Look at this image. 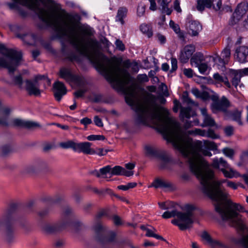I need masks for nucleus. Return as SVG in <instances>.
<instances>
[{
  "mask_svg": "<svg viewBox=\"0 0 248 248\" xmlns=\"http://www.w3.org/2000/svg\"><path fill=\"white\" fill-rule=\"evenodd\" d=\"M244 240V242L248 244V234L246 235H242L240 238L236 241V243L241 245L244 248H246L243 244V240Z\"/></svg>",
  "mask_w": 248,
  "mask_h": 248,
  "instance_id": "39",
  "label": "nucleus"
},
{
  "mask_svg": "<svg viewBox=\"0 0 248 248\" xmlns=\"http://www.w3.org/2000/svg\"><path fill=\"white\" fill-rule=\"evenodd\" d=\"M23 39L25 41H29L27 42V43L31 44L32 42L35 41L36 39V36L33 34H26L23 37Z\"/></svg>",
  "mask_w": 248,
  "mask_h": 248,
  "instance_id": "35",
  "label": "nucleus"
},
{
  "mask_svg": "<svg viewBox=\"0 0 248 248\" xmlns=\"http://www.w3.org/2000/svg\"><path fill=\"white\" fill-rule=\"evenodd\" d=\"M205 6L202 0H198L197 1V9L200 11H202L204 10Z\"/></svg>",
  "mask_w": 248,
  "mask_h": 248,
  "instance_id": "60",
  "label": "nucleus"
},
{
  "mask_svg": "<svg viewBox=\"0 0 248 248\" xmlns=\"http://www.w3.org/2000/svg\"><path fill=\"white\" fill-rule=\"evenodd\" d=\"M59 75L61 78L69 83H74L80 85L83 80L81 77L72 74L69 69L65 68H62L60 69Z\"/></svg>",
  "mask_w": 248,
  "mask_h": 248,
  "instance_id": "7",
  "label": "nucleus"
},
{
  "mask_svg": "<svg viewBox=\"0 0 248 248\" xmlns=\"http://www.w3.org/2000/svg\"><path fill=\"white\" fill-rule=\"evenodd\" d=\"M213 60L216 63H218L221 65H224L228 62V60H225L222 57L218 55H216L215 57H213Z\"/></svg>",
  "mask_w": 248,
  "mask_h": 248,
  "instance_id": "36",
  "label": "nucleus"
},
{
  "mask_svg": "<svg viewBox=\"0 0 248 248\" xmlns=\"http://www.w3.org/2000/svg\"><path fill=\"white\" fill-rule=\"evenodd\" d=\"M212 4L214 8L216 10H218L221 7L222 2L221 0H212Z\"/></svg>",
  "mask_w": 248,
  "mask_h": 248,
  "instance_id": "47",
  "label": "nucleus"
},
{
  "mask_svg": "<svg viewBox=\"0 0 248 248\" xmlns=\"http://www.w3.org/2000/svg\"><path fill=\"white\" fill-rule=\"evenodd\" d=\"M201 237L202 239L205 241L208 244H209L212 240V238H211L210 234L206 232H203L201 234Z\"/></svg>",
  "mask_w": 248,
  "mask_h": 248,
  "instance_id": "45",
  "label": "nucleus"
},
{
  "mask_svg": "<svg viewBox=\"0 0 248 248\" xmlns=\"http://www.w3.org/2000/svg\"><path fill=\"white\" fill-rule=\"evenodd\" d=\"M207 185L209 186V190L211 191L212 195L204 190V186L200 182L203 192L209 198L217 202L215 205L216 211L219 214L223 220L228 221L230 224L241 231H244L246 227L243 223L241 216L237 212H243V207L239 204L233 202L231 200L227 199L228 194L223 190L220 185L227 182L228 186L233 189H236L238 185L235 183L222 180L216 181L213 179L214 172L212 170V176H206L205 178Z\"/></svg>",
  "mask_w": 248,
  "mask_h": 248,
  "instance_id": "2",
  "label": "nucleus"
},
{
  "mask_svg": "<svg viewBox=\"0 0 248 248\" xmlns=\"http://www.w3.org/2000/svg\"><path fill=\"white\" fill-rule=\"evenodd\" d=\"M25 89L30 95L37 96L40 94V90L39 85L34 80L31 81L30 80L25 81Z\"/></svg>",
  "mask_w": 248,
  "mask_h": 248,
  "instance_id": "15",
  "label": "nucleus"
},
{
  "mask_svg": "<svg viewBox=\"0 0 248 248\" xmlns=\"http://www.w3.org/2000/svg\"><path fill=\"white\" fill-rule=\"evenodd\" d=\"M248 10V3L243 2L238 5L232 15L230 23L233 25L238 22Z\"/></svg>",
  "mask_w": 248,
  "mask_h": 248,
  "instance_id": "9",
  "label": "nucleus"
},
{
  "mask_svg": "<svg viewBox=\"0 0 248 248\" xmlns=\"http://www.w3.org/2000/svg\"><path fill=\"white\" fill-rule=\"evenodd\" d=\"M248 57V47L240 46L236 48L234 54L235 59L240 63H245L247 62Z\"/></svg>",
  "mask_w": 248,
  "mask_h": 248,
  "instance_id": "11",
  "label": "nucleus"
},
{
  "mask_svg": "<svg viewBox=\"0 0 248 248\" xmlns=\"http://www.w3.org/2000/svg\"><path fill=\"white\" fill-rule=\"evenodd\" d=\"M188 133L190 134L199 135L203 137H206V131L205 130H202L201 129H195L194 130L189 131Z\"/></svg>",
  "mask_w": 248,
  "mask_h": 248,
  "instance_id": "38",
  "label": "nucleus"
},
{
  "mask_svg": "<svg viewBox=\"0 0 248 248\" xmlns=\"http://www.w3.org/2000/svg\"><path fill=\"white\" fill-rule=\"evenodd\" d=\"M145 11V5L142 3H140L137 8V15L140 17L144 15Z\"/></svg>",
  "mask_w": 248,
  "mask_h": 248,
  "instance_id": "34",
  "label": "nucleus"
},
{
  "mask_svg": "<svg viewBox=\"0 0 248 248\" xmlns=\"http://www.w3.org/2000/svg\"><path fill=\"white\" fill-rule=\"evenodd\" d=\"M156 230L154 227H151L147 229L146 233L145 235L148 237H153L157 239L161 240L162 241H166V240L161 235L156 234L155 232Z\"/></svg>",
  "mask_w": 248,
  "mask_h": 248,
  "instance_id": "24",
  "label": "nucleus"
},
{
  "mask_svg": "<svg viewBox=\"0 0 248 248\" xmlns=\"http://www.w3.org/2000/svg\"><path fill=\"white\" fill-rule=\"evenodd\" d=\"M212 166L216 169H219V167H222V168L220 169L221 171L222 172L224 176L226 178H232L233 177H238L240 176L239 173L229 167L227 162L222 157L219 159L215 158L213 159Z\"/></svg>",
  "mask_w": 248,
  "mask_h": 248,
  "instance_id": "6",
  "label": "nucleus"
},
{
  "mask_svg": "<svg viewBox=\"0 0 248 248\" xmlns=\"http://www.w3.org/2000/svg\"><path fill=\"white\" fill-rule=\"evenodd\" d=\"M174 9L177 12L180 13L181 12V9L180 6V3L178 0H175L174 2Z\"/></svg>",
  "mask_w": 248,
  "mask_h": 248,
  "instance_id": "62",
  "label": "nucleus"
},
{
  "mask_svg": "<svg viewBox=\"0 0 248 248\" xmlns=\"http://www.w3.org/2000/svg\"><path fill=\"white\" fill-rule=\"evenodd\" d=\"M67 224L64 220L61 221L56 223H46L42 226L43 230L47 233H53L60 232L63 230Z\"/></svg>",
  "mask_w": 248,
  "mask_h": 248,
  "instance_id": "8",
  "label": "nucleus"
},
{
  "mask_svg": "<svg viewBox=\"0 0 248 248\" xmlns=\"http://www.w3.org/2000/svg\"><path fill=\"white\" fill-rule=\"evenodd\" d=\"M115 45L117 48L121 51H124L125 49L124 44L120 40H117L115 42Z\"/></svg>",
  "mask_w": 248,
  "mask_h": 248,
  "instance_id": "55",
  "label": "nucleus"
},
{
  "mask_svg": "<svg viewBox=\"0 0 248 248\" xmlns=\"http://www.w3.org/2000/svg\"><path fill=\"white\" fill-rule=\"evenodd\" d=\"M80 122L81 124L84 125H87L91 124L92 123V121L91 119H89L88 117H85L80 120Z\"/></svg>",
  "mask_w": 248,
  "mask_h": 248,
  "instance_id": "58",
  "label": "nucleus"
},
{
  "mask_svg": "<svg viewBox=\"0 0 248 248\" xmlns=\"http://www.w3.org/2000/svg\"><path fill=\"white\" fill-rule=\"evenodd\" d=\"M231 55L230 48L227 47L225 48L221 53V57L225 60H228Z\"/></svg>",
  "mask_w": 248,
  "mask_h": 248,
  "instance_id": "42",
  "label": "nucleus"
},
{
  "mask_svg": "<svg viewBox=\"0 0 248 248\" xmlns=\"http://www.w3.org/2000/svg\"><path fill=\"white\" fill-rule=\"evenodd\" d=\"M140 31L146 35L148 37L150 38L153 36V32L152 28L150 24L143 23L140 26Z\"/></svg>",
  "mask_w": 248,
  "mask_h": 248,
  "instance_id": "23",
  "label": "nucleus"
},
{
  "mask_svg": "<svg viewBox=\"0 0 248 248\" xmlns=\"http://www.w3.org/2000/svg\"><path fill=\"white\" fill-rule=\"evenodd\" d=\"M0 54L3 56L0 58V67L7 68L10 74H13L22 61L21 51L7 48L0 44Z\"/></svg>",
  "mask_w": 248,
  "mask_h": 248,
  "instance_id": "3",
  "label": "nucleus"
},
{
  "mask_svg": "<svg viewBox=\"0 0 248 248\" xmlns=\"http://www.w3.org/2000/svg\"><path fill=\"white\" fill-rule=\"evenodd\" d=\"M191 108L189 107H181L180 114L181 119L184 120L185 118H190L191 117Z\"/></svg>",
  "mask_w": 248,
  "mask_h": 248,
  "instance_id": "25",
  "label": "nucleus"
},
{
  "mask_svg": "<svg viewBox=\"0 0 248 248\" xmlns=\"http://www.w3.org/2000/svg\"><path fill=\"white\" fill-rule=\"evenodd\" d=\"M111 170V167L108 165L100 169V172L101 175H105L108 173L110 172Z\"/></svg>",
  "mask_w": 248,
  "mask_h": 248,
  "instance_id": "53",
  "label": "nucleus"
},
{
  "mask_svg": "<svg viewBox=\"0 0 248 248\" xmlns=\"http://www.w3.org/2000/svg\"><path fill=\"white\" fill-rule=\"evenodd\" d=\"M223 152L227 156L230 158H232L234 154L233 150L228 148L223 149Z\"/></svg>",
  "mask_w": 248,
  "mask_h": 248,
  "instance_id": "49",
  "label": "nucleus"
},
{
  "mask_svg": "<svg viewBox=\"0 0 248 248\" xmlns=\"http://www.w3.org/2000/svg\"><path fill=\"white\" fill-rule=\"evenodd\" d=\"M241 114L240 111L236 110L230 113V116L232 120L238 122L239 124H241L242 123L240 121Z\"/></svg>",
  "mask_w": 248,
  "mask_h": 248,
  "instance_id": "31",
  "label": "nucleus"
},
{
  "mask_svg": "<svg viewBox=\"0 0 248 248\" xmlns=\"http://www.w3.org/2000/svg\"><path fill=\"white\" fill-rule=\"evenodd\" d=\"M206 137L210 138L213 139H217L219 138V136L215 134L214 131L211 129H209L207 131H206Z\"/></svg>",
  "mask_w": 248,
  "mask_h": 248,
  "instance_id": "46",
  "label": "nucleus"
},
{
  "mask_svg": "<svg viewBox=\"0 0 248 248\" xmlns=\"http://www.w3.org/2000/svg\"><path fill=\"white\" fill-rule=\"evenodd\" d=\"M171 72L175 71L177 69V61L175 58H172L171 59Z\"/></svg>",
  "mask_w": 248,
  "mask_h": 248,
  "instance_id": "54",
  "label": "nucleus"
},
{
  "mask_svg": "<svg viewBox=\"0 0 248 248\" xmlns=\"http://www.w3.org/2000/svg\"><path fill=\"white\" fill-rule=\"evenodd\" d=\"M112 220L114 224L116 226L121 225L123 224L121 218L117 215H114L112 217Z\"/></svg>",
  "mask_w": 248,
  "mask_h": 248,
  "instance_id": "50",
  "label": "nucleus"
},
{
  "mask_svg": "<svg viewBox=\"0 0 248 248\" xmlns=\"http://www.w3.org/2000/svg\"><path fill=\"white\" fill-rule=\"evenodd\" d=\"M15 210V205H12L4 213L1 220H0V226L3 223H6L5 229L6 240L9 243L12 242L15 238L14 228L9 226L8 223L12 220V214Z\"/></svg>",
  "mask_w": 248,
  "mask_h": 248,
  "instance_id": "5",
  "label": "nucleus"
},
{
  "mask_svg": "<svg viewBox=\"0 0 248 248\" xmlns=\"http://www.w3.org/2000/svg\"><path fill=\"white\" fill-rule=\"evenodd\" d=\"M131 78L128 71L121 68L119 64L114 61V88L124 92L126 103L137 113L136 123L143 124L152 123L158 126L167 141L171 143L187 159L191 171L202 184L204 190L212 195L208 189L210 185H207L205 178L206 176H212V170L201 154L211 156L212 153L203 147L214 151L217 149V145L209 140H203V144L201 141L193 142L174 118L162 116L158 107L141 96L134 85L125 87Z\"/></svg>",
  "mask_w": 248,
  "mask_h": 248,
  "instance_id": "1",
  "label": "nucleus"
},
{
  "mask_svg": "<svg viewBox=\"0 0 248 248\" xmlns=\"http://www.w3.org/2000/svg\"><path fill=\"white\" fill-rule=\"evenodd\" d=\"M110 173L114 175H124L127 177L132 176L134 172L131 170H126L124 168L120 166H116L111 168Z\"/></svg>",
  "mask_w": 248,
  "mask_h": 248,
  "instance_id": "20",
  "label": "nucleus"
},
{
  "mask_svg": "<svg viewBox=\"0 0 248 248\" xmlns=\"http://www.w3.org/2000/svg\"><path fill=\"white\" fill-rule=\"evenodd\" d=\"M224 131L227 136H230L233 134V127L230 126H227L224 129Z\"/></svg>",
  "mask_w": 248,
  "mask_h": 248,
  "instance_id": "59",
  "label": "nucleus"
},
{
  "mask_svg": "<svg viewBox=\"0 0 248 248\" xmlns=\"http://www.w3.org/2000/svg\"><path fill=\"white\" fill-rule=\"evenodd\" d=\"M197 67L198 68L199 72L201 74H204L207 71L208 68V66L206 63L202 62L201 64H199Z\"/></svg>",
  "mask_w": 248,
  "mask_h": 248,
  "instance_id": "40",
  "label": "nucleus"
},
{
  "mask_svg": "<svg viewBox=\"0 0 248 248\" xmlns=\"http://www.w3.org/2000/svg\"><path fill=\"white\" fill-rule=\"evenodd\" d=\"M169 25L170 27L173 29L176 33L178 34L180 33V29L178 24H175L172 20H170Z\"/></svg>",
  "mask_w": 248,
  "mask_h": 248,
  "instance_id": "44",
  "label": "nucleus"
},
{
  "mask_svg": "<svg viewBox=\"0 0 248 248\" xmlns=\"http://www.w3.org/2000/svg\"><path fill=\"white\" fill-rule=\"evenodd\" d=\"M203 123L202 124V127L209 126H213L215 125V122L214 119L209 115H206L203 118Z\"/></svg>",
  "mask_w": 248,
  "mask_h": 248,
  "instance_id": "29",
  "label": "nucleus"
},
{
  "mask_svg": "<svg viewBox=\"0 0 248 248\" xmlns=\"http://www.w3.org/2000/svg\"><path fill=\"white\" fill-rule=\"evenodd\" d=\"M209 245L213 248H231L230 247L225 245L221 242L217 240H213V239Z\"/></svg>",
  "mask_w": 248,
  "mask_h": 248,
  "instance_id": "30",
  "label": "nucleus"
},
{
  "mask_svg": "<svg viewBox=\"0 0 248 248\" xmlns=\"http://www.w3.org/2000/svg\"><path fill=\"white\" fill-rule=\"evenodd\" d=\"M188 32L191 36H197L202 29L200 23L196 21H189L187 24Z\"/></svg>",
  "mask_w": 248,
  "mask_h": 248,
  "instance_id": "19",
  "label": "nucleus"
},
{
  "mask_svg": "<svg viewBox=\"0 0 248 248\" xmlns=\"http://www.w3.org/2000/svg\"><path fill=\"white\" fill-rule=\"evenodd\" d=\"M53 89L54 96L58 101H60L62 96L67 93V90L64 84L59 81L54 83Z\"/></svg>",
  "mask_w": 248,
  "mask_h": 248,
  "instance_id": "12",
  "label": "nucleus"
},
{
  "mask_svg": "<svg viewBox=\"0 0 248 248\" xmlns=\"http://www.w3.org/2000/svg\"><path fill=\"white\" fill-rule=\"evenodd\" d=\"M87 139L89 140H91V141L95 140H103L105 139V138L103 135H90V136H88Z\"/></svg>",
  "mask_w": 248,
  "mask_h": 248,
  "instance_id": "41",
  "label": "nucleus"
},
{
  "mask_svg": "<svg viewBox=\"0 0 248 248\" xmlns=\"http://www.w3.org/2000/svg\"><path fill=\"white\" fill-rule=\"evenodd\" d=\"M183 99L184 101L188 104H192L196 105V104H195V103L189 97H188L187 96H185V95H184Z\"/></svg>",
  "mask_w": 248,
  "mask_h": 248,
  "instance_id": "63",
  "label": "nucleus"
},
{
  "mask_svg": "<svg viewBox=\"0 0 248 248\" xmlns=\"http://www.w3.org/2000/svg\"><path fill=\"white\" fill-rule=\"evenodd\" d=\"M127 10L125 8H120L117 12L116 20L120 21L122 24L124 23L123 18H124L127 14Z\"/></svg>",
  "mask_w": 248,
  "mask_h": 248,
  "instance_id": "26",
  "label": "nucleus"
},
{
  "mask_svg": "<svg viewBox=\"0 0 248 248\" xmlns=\"http://www.w3.org/2000/svg\"><path fill=\"white\" fill-rule=\"evenodd\" d=\"M177 213V211L176 209H174L170 211H167L165 212L162 215V217L163 218L165 219L169 218L176 216Z\"/></svg>",
  "mask_w": 248,
  "mask_h": 248,
  "instance_id": "32",
  "label": "nucleus"
},
{
  "mask_svg": "<svg viewBox=\"0 0 248 248\" xmlns=\"http://www.w3.org/2000/svg\"><path fill=\"white\" fill-rule=\"evenodd\" d=\"M195 47L192 45L185 46L181 52L180 56L181 62L183 63H186L195 52Z\"/></svg>",
  "mask_w": 248,
  "mask_h": 248,
  "instance_id": "14",
  "label": "nucleus"
},
{
  "mask_svg": "<svg viewBox=\"0 0 248 248\" xmlns=\"http://www.w3.org/2000/svg\"><path fill=\"white\" fill-rule=\"evenodd\" d=\"M158 204L159 207L164 210L170 209L171 208H174L175 205V204L173 202H171L170 206H167L165 202H159Z\"/></svg>",
  "mask_w": 248,
  "mask_h": 248,
  "instance_id": "48",
  "label": "nucleus"
},
{
  "mask_svg": "<svg viewBox=\"0 0 248 248\" xmlns=\"http://www.w3.org/2000/svg\"><path fill=\"white\" fill-rule=\"evenodd\" d=\"M94 230L96 233H99L105 231V226L100 223H97L93 227Z\"/></svg>",
  "mask_w": 248,
  "mask_h": 248,
  "instance_id": "43",
  "label": "nucleus"
},
{
  "mask_svg": "<svg viewBox=\"0 0 248 248\" xmlns=\"http://www.w3.org/2000/svg\"><path fill=\"white\" fill-rule=\"evenodd\" d=\"M204 60L203 56L201 53H196L190 59V63L192 66L197 67Z\"/></svg>",
  "mask_w": 248,
  "mask_h": 248,
  "instance_id": "22",
  "label": "nucleus"
},
{
  "mask_svg": "<svg viewBox=\"0 0 248 248\" xmlns=\"http://www.w3.org/2000/svg\"><path fill=\"white\" fill-rule=\"evenodd\" d=\"M12 124L14 126L32 129L39 126V124L31 121H24L20 119H14L12 121Z\"/></svg>",
  "mask_w": 248,
  "mask_h": 248,
  "instance_id": "16",
  "label": "nucleus"
},
{
  "mask_svg": "<svg viewBox=\"0 0 248 248\" xmlns=\"http://www.w3.org/2000/svg\"><path fill=\"white\" fill-rule=\"evenodd\" d=\"M91 145L92 143L89 142L77 143L76 152H82L85 154H95L96 152L91 148Z\"/></svg>",
  "mask_w": 248,
  "mask_h": 248,
  "instance_id": "17",
  "label": "nucleus"
},
{
  "mask_svg": "<svg viewBox=\"0 0 248 248\" xmlns=\"http://www.w3.org/2000/svg\"><path fill=\"white\" fill-rule=\"evenodd\" d=\"M156 37L160 43L164 44L165 43L166 38L164 35L158 33L156 35Z\"/></svg>",
  "mask_w": 248,
  "mask_h": 248,
  "instance_id": "64",
  "label": "nucleus"
},
{
  "mask_svg": "<svg viewBox=\"0 0 248 248\" xmlns=\"http://www.w3.org/2000/svg\"><path fill=\"white\" fill-rule=\"evenodd\" d=\"M12 151V147L9 145H4L0 148V154L2 156H6Z\"/></svg>",
  "mask_w": 248,
  "mask_h": 248,
  "instance_id": "33",
  "label": "nucleus"
},
{
  "mask_svg": "<svg viewBox=\"0 0 248 248\" xmlns=\"http://www.w3.org/2000/svg\"><path fill=\"white\" fill-rule=\"evenodd\" d=\"M151 186H153L155 188H162L170 190H173L175 188L173 185L170 181L159 178L155 179L152 184Z\"/></svg>",
  "mask_w": 248,
  "mask_h": 248,
  "instance_id": "13",
  "label": "nucleus"
},
{
  "mask_svg": "<svg viewBox=\"0 0 248 248\" xmlns=\"http://www.w3.org/2000/svg\"><path fill=\"white\" fill-rule=\"evenodd\" d=\"M225 77V76H221L218 73H216L213 75L214 79L218 83H222Z\"/></svg>",
  "mask_w": 248,
  "mask_h": 248,
  "instance_id": "51",
  "label": "nucleus"
},
{
  "mask_svg": "<svg viewBox=\"0 0 248 248\" xmlns=\"http://www.w3.org/2000/svg\"><path fill=\"white\" fill-rule=\"evenodd\" d=\"M144 150L146 155L150 156H155L157 154L156 149L151 145L147 144L145 145Z\"/></svg>",
  "mask_w": 248,
  "mask_h": 248,
  "instance_id": "28",
  "label": "nucleus"
},
{
  "mask_svg": "<svg viewBox=\"0 0 248 248\" xmlns=\"http://www.w3.org/2000/svg\"><path fill=\"white\" fill-rule=\"evenodd\" d=\"M170 161L168 157H163L161 158V167L164 168L166 167L165 164L168 163Z\"/></svg>",
  "mask_w": 248,
  "mask_h": 248,
  "instance_id": "61",
  "label": "nucleus"
},
{
  "mask_svg": "<svg viewBox=\"0 0 248 248\" xmlns=\"http://www.w3.org/2000/svg\"><path fill=\"white\" fill-rule=\"evenodd\" d=\"M157 2L159 4V9L161 11L162 14L166 13L168 15L171 14L172 10L168 7L171 0H157Z\"/></svg>",
  "mask_w": 248,
  "mask_h": 248,
  "instance_id": "21",
  "label": "nucleus"
},
{
  "mask_svg": "<svg viewBox=\"0 0 248 248\" xmlns=\"http://www.w3.org/2000/svg\"><path fill=\"white\" fill-rule=\"evenodd\" d=\"M15 84L18 86L20 89L23 88V78L21 75H18L14 78L13 79Z\"/></svg>",
  "mask_w": 248,
  "mask_h": 248,
  "instance_id": "37",
  "label": "nucleus"
},
{
  "mask_svg": "<svg viewBox=\"0 0 248 248\" xmlns=\"http://www.w3.org/2000/svg\"><path fill=\"white\" fill-rule=\"evenodd\" d=\"M186 212L177 211L176 218L172 219L171 223L177 226L181 230H185L191 227L193 223L192 211L195 209L194 206L187 205Z\"/></svg>",
  "mask_w": 248,
  "mask_h": 248,
  "instance_id": "4",
  "label": "nucleus"
},
{
  "mask_svg": "<svg viewBox=\"0 0 248 248\" xmlns=\"http://www.w3.org/2000/svg\"><path fill=\"white\" fill-rule=\"evenodd\" d=\"M240 82V77L238 75H235L234 77L232 78V82L233 85H234L235 87L239 84Z\"/></svg>",
  "mask_w": 248,
  "mask_h": 248,
  "instance_id": "52",
  "label": "nucleus"
},
{
  "mask_svg": "<svg viewBox=\"0 0 248 248\" xmlns=\"http://www.w3.org/2000/svg\"><path fill=\"white\" fill-rule=\"evenodd\" d=\"M77 143V142H75L73 140H67L60 142L59 145L62 148H72L74 151H76Z\"/></svg>",
  "mask_w": 248,
  "mask_h": 248,
  "instance_id": "27",
  "label": "nucleus"
},
{
  "mask_svg": "<svg viewBox=\"0 0 248 248\" xmlns=\"http://www.w3.org/2000/svg\"><path fill=\"white\" fill-rule=\"evenodd\" d=\"M184 74L188 78H192L193 77V70L190 68L184 69Z\"/></svg>",
  "mask_w": 248,
  "mask_h": 248,
  "instance_id": "57",
  "label": "nucleus"
},
{
  "mask_svg": "<svg viewBox=\"0 0 248 248\" xmlns=\"http://www.w3.org/2000/svg\"><path fill=\"white\" fill-rule=\"evenodd\" d=\"M93 121L96 126L99 127H102L103 126L102 120L99 118L98 116H94Z\"/></svg>",
  "mask_w": 248,
  "mask_h": 248,
  "instance_id": "56",
  "label": "nucleus"
},
{
  "mask_svg": "<svg viewBox=\"0 0 248 248\" xmlns=\"http://www.w3.org/2000/svg\"><path fill=\"white\" fill-rule=\"evenodd\" d=\"M230 106L228 100L224 96L220 100L215 101L211 105V109L214 113L218 111L226 112L227 108Z\"/></svg>",
  "mask_w": 248,
  "mask_h": 248,
  "instance_id": "10",
  "label": "nucleus"
},
{
  "mask_svg": "<svg viewBox=\"0 0 248 248\" xmlns=\"http://www.w3.org/2000/svg\"><path fill=\"white\" fill-rule=\"evenodd\" d=\"M48 168L47 162L44 160H39L33 165H29L25 168L27 173H31L36 170H46Z\"/></svg>",
  "mask_w": 248,
  "mask_h": 248,
  "instance_id": "18",
  "label": "nucleus"
}]
</instances>
